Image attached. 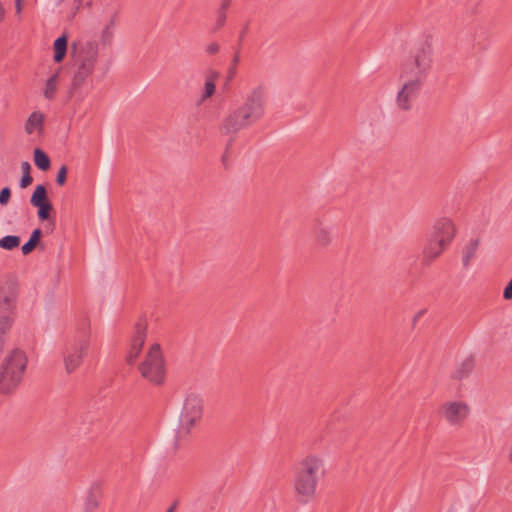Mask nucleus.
<instances>
[{"label": "nucleus", "mask_w": 512, "mask_h": 512, "mask_svg": "<svg viewBox=\"0 0 512 512\" xmlns=\"http://www.w3.org/2000/svg\"><path fill=\"white\" fill-rule=\"evenodd\" d=\"M267 95L263 86L254 87L236 108L230 110L219 123V132L230 136L231 143L244 129L260 122L266 113Z\"/></svg>", "instance_id": "f257e3e1"}, {"label": "nucleus", "mask_w": 512, "mask_h": 512, "mask_svg": "<svg viewBox=\"0 0 512 512\" xmlns=\"http://www.w3.org/2000/svg\"><path fill=\"white\" fill-rule=\"evenodd\" d=\"M324 475L323 460L315 455H308L298 464L294 476L296 499L302 504L310 502L316 493L320 477Z\"/></svg>", "instance_id": "f03ea898"}, {"label": "nucleus", "mask_w": 512, "mask_h": 512, "mask_svg": "<svg viewBox=\"0 0 512 512\" xmlns=\"http://www.w3.org/2000/svg\"><path fill=\"white\" fill-rule=\"evenodd\" d=\"M433 63L431 37L422 40L411 55L400 66V80L423 86Z\"/></svg>", "instance_id": "7ed1b4c3"}, {"label": "nucleus", "mask_w": 512, "mask_h": 512, "mask_svg": "<svg viewBox=\"0 0 512 512\" xmlns=\"http://www.w3.org/2000/svg\"><path fill=\"white\" fill-rule=\"evenodd\" d=\"M98 48V43L94 40L71 44V54L77 65V70L72 80V89L82 86L94 71L98 60Z\"/></svg>", "instance_id": "20e7f679"}, {"label": "nucleus", "mask_w": 512, "mask_h": 512, "mask_svg": "<svg viewBox=\"0 0 512 512\" xmlns=\"http://www.w3.org/2000/svg\"><path fill=\"white\" fill-rule=\"evenodd\" d=\"M203 414V400L197 393L190 392L186 395L183 407L179 416L178 428L175 436V444L182 445L192 429L201 420Z\"/></svg>", "instance_id": "39448f33"}, {"label": "nucleus", "mask_w": 512, "mask_h": 512, "mask_svg": "<svg viewBox=\"0 0 512 512\" xmlns=\"http://www.w3.org/2000/svg\"><path fill=\"white\" fill-rule=\"evenodd\" d=\"M27 358L20 350H14L3 362L0 371V393L10 394L20 384L26 369Z\"/></svg>", "instance_id": "423d86ee"}, {"label": "nucleus", "mask_w": 512, "mask_h": 512, "mask_svg": "<svg viewBox=\"0 0 512 512\" xmlns=\"http://www.w3.org/2000/svg\"><path fill=\"white\" fill-rule=\"evenodd\" d=\"M138 370L145 380L155 386H161L166 379V365L161 346L155 343L150 346Z\"/></svg>", "instance_id": "0eeeda50"}, {"label": "nucleus", "mask_w": 512, "mask_h": 512, "mask_svg": "<svg viewBox=\"0 0 512 512\" xmlns=\"http://www.w3.org/2000/svg\"><path fill=\"white\" fill-rule=\"evenodd\" d=\"M18 288L11 277L0 282V334L6 333L13 322L16 308Z\"/></svg>", "instance_id": "6e6552de"}, {"label": "nucleus", "mask_w": 512, "mask_h": 512, "mask_svg": "<svg viewBox=\"0 0 512 512\" xmlns=\"http://www.w3.org/2000/svg\"><path fill=\"white\" fill-rule=\"evenodd\" d=\"M89 340L86 335H82L79 339H75L64 350L63 359L67 373H72L81 364L84 355L87 352Z\"/></svg>", "instance_id": "1a4fd4ad"}, {"label": "nucleus", "mask_w": 512, "mask_h": 512, "mask_svg": "<svg viewBox=\"0 0 512 512\" xmlns=\"http://www.w3.org/2000/svg\"><path fill=\"white\" fill-rule=\"evenodd\" d=\"M439 413L451 426H461L467 419L470 408L463 401H448L440 406Z\"/></svg>", "instance_id": "9d476101"}, {"label": "nucleus", "mask_w": 512, "mask_h": 512, "mask_svg": "<svg viewBox=\"0 0 512 512\" xmlns=\"http://www.w3.org/2000/svg\"><path fill=\"white\" fill-rule=\"evenodd\" d=\"M147 337V322L139 319L134 326V333L126 355L128 365H133L138 359Z\"/></svg>", "instance_id": "9b49d317"}, {"label": "nucleus", "mask_w": 512, "mask_h": 512, "mask_svg": "<svg viewBox=\"0 0 512 512\" xmlns=\"http://www.w3.org/2000/svg\"><path fill=\"white\" fill-rule=\"evenodd\" d=\"M403 85L396 96V105L402 111H409L418 98L423 86L410 81H402Z\"/></svg>", "instance_id": "f8f14e48"}, {"label": "nucleus", "mask_w": 512, "mask_h": 512, "mask_svg": "<svg viewBox=\"0 0 512 512\" xmlns=\"http://www.w3.org/2000/svg\"><path fill=\"white\" fill-rule=\"evenodd\" d=\"M30 203L33 207L38 208L37 216L39 220L46 221L50 218V213L53 210V205L47 196V189L44 185H37L30 198Z\"/></svg>", "instance_id": "ddd939ff"}, {"label": "nucleus", "mask_w": 512, "mask_h": 512, "mask_svg": "<svg viewBox=\"0 0 512 512\" xmlns=\"http://www.w3.org/2000/svg\"><path fill=\"white\" fill-rule=\"evenodd\" d=\"M455 234L456 229L452 220L441 218L435 222L430 237L436 240H443L445 244L450 245Z\"/></svg>", "instance_id": "4468645a"}, {"label": "nucleus", "mask_w": 512, "mask_h": 512, "mask_svg": "<svg viewBox=\"0 0 512 512\" xmlns=\"http://www.w3.org/2000/svg\"><path fill=\"white\" fill-rule=\"evenodd\" d=\"M448 246L443 240H436L429 236L427 244L423 249L422 264L424 266L431 265Z\"/></svg>", "instance_id": "2eb2a0df"}, {"label": "nucleus", "mask_w": 512, "mask_h": 512, "mask_svg": "<svg viewBox=\"0 0 512 512\" xmlns=\"http://www.w3.org/2000/svg\"><path fill=\"white\" fill-rule=\"evenodd\" d=\"M312 232L314 241L319 248L324 249L332 244V229L324 225L320 220H315Z\"/></svg>", "instance_id": "dca6fc26"}, {"label": "nucleus", "mask_w": 512, "mask_h": 512, "mask_svg": "<svg viewBox=\"0 0 512 512\" xmlns=\"http://www.w3.org/2000/svg\"><path fill=\"white\" fill-rule=\"evenodd\" d=\"M475 367V359L473 356H467L457 363L452 378L456 380H463L467 378Z\"/></svg>", "instance_id": "f3484780"}, {"label": "nucleus", "mask_w": 512, "mask_h": 512, "mask_svg": "<svg viewBox=\"0 0 512 512\" xmlns=\"http://www.w3.org/2000/svg\"><path fill=\"white\" fill-rule=\"evenodd\" d=\"M101 497V487L98 483L91 485L87 492L84 504V512H95L99 506V499Z\"/></svg>", "instance_id": "a211bd4d"}, {"label": "nucleus", "mask_w": 512, "mask_h": 512, "mask_svg": "<svg viewBox=\"0 0 512 512\" xmlns=\"http://www.w3.org/2000/svg\"><path fill=\"white\" fill-rule=\"evenodd\" d=\"M219 77V73L216 71H211L207 76V79L204 84V91L200 98L197 101V105L203 104L207 99L212 97L215 93L216 85L215 80Z\"/></svg>", "instance_id": "6ab92c4d"}, {"label": "nucleus", "mask_w": 512, "mask_h": 512, "mask_svg": "<svg viewBox=\"0 0 512 512\" xmlns=\"http://www.w3.org/2000/svg\"><path fill=\"white\" fill-rule=\"evenodd\" d=\"M479 247V239H470L462 250V263L463 267L467 269L470 266L471 260L475 257Z\"/></svg>", "instance_id": "aec40b11"}, {"label": "nucleus", "mask_w": 512, "mask_h": 512, "mask_svg": "<svg viewBox=\"0 0 512 512\" xmlns=\"http://www.w3.org/2000/svg\"><path fill=\"white\" fill-rule=\"evenodd\" d=\"M44 116L41 112L35 111L28 117L25 123V132L32 134L36 129L39 131L43 128Z\"/></svg>", "instance_id": "412c9836"}, {"label": "nucleus", "mask_w": 512, "mask_h": 512, "mask_svg": "<svg viewBox=\"0 0 512 512\" xmlns=\"http://www.w3.org/2000/svg\"><path fill=\"white\" fill-rule=\"evenodd\" d=\"M68 38L66 35L58 37L53 45L54 48V61L61 62L67 53Z\"/></svg>", "instance_id": "4be33fe9"}, {"label": "nucleus", "mask_w": 512, "mask_h": 512, "mask_svg": "<svg viewBox=\"0 0 512 512\" xmlns=\"http://www.w3.org/2000/svg\"><path fill=\"white\" fill-rule=\"evenodd\" d=\"M42 236V230L37 228L32 231L29 240L21 247L22 253L24 255L30 254L35 247L39 244Z\"/></svg>", "instance_id": "5701e85b"}, {"label": "nucleus", "mask_w": 512, "mask_h": 512, "mask_svg": "<svg viewBox=\"0 0 512 512\" xmlns=\"http://www.w3.org/2000/svg\"><path fill=\"white\" fill-rule=\"evenodd\" d=\"M34 163L36 167L42 171H47L51 166L50 158L40 148L34 150Z\"/></svg>", "instance_id": "b1692460"}, {"label": "nucleus", "mask_w": 512, "mask_h": 512, "mask_svg": "<svg viewBox=\"0 0 512 512\" xmlns=\"http://www.w3.org/2000/svg\"><path fill=\"white\" fill-rule=\"evenodd\" d=\"M58 72L54 73L47 81L44 89V96L46 99L51 100L54 98L57 90Z\"/></svg>", "instance_id": "393cba45"}, {"label": "nucleus", "mask_w": 512, "mask_h": 512, "mask_svg": "<svg viewBox=\"0 0 512 512\" xmlns=\"http://www.w3.org/2000/svg\"><path fill=\"white\" fill-rule=\"evenodd\" d=\"M20 244V237L16 235H7L0 239V248L13 250Z\"/></svg>", "instance_id": "a878e982"}, {"label": "nucleus", "mask_w": 512, "mask_h": 512, "mask_svg": "<svg viewBox=\"0 0 512 512\" xmlns=\"http://www.w3.org/2000/svg\"><path fill=\"white\" fill-rule=\"evenodd\" d=\"M114 26V20L112 19L110 23L103 29L101 34V44L105 46H109L112 43L114 34L112 28Z\"/></svg>", "instance_id": "bb28decb"}, {"label": "nucleus", "mask_w": 512, "mask_h": 512, "mask_svg": "<svg viewBox=\"0 0 512 512\" xmlns=\"http://www.w3.org/2000/svg\"><path fill=\"white\" fill-rule=\"evenodd\" d=\"M473 508L467 502L457 499L450 506L448 512H473Z\"/></svg>", "instance_id": "cd10ccee"}, {"label": "nucleus", "mask_w": 512, "mask_h": 512, "mask_svg": "<svg viewBox=\"0 0 512 512\" xmlns=\"http://www.w3.org/2000/svg\"><path fill=\"white\" fill-rule=\"evenodd\" d=\"M217 17H216V23L212 29L213 32L218 31L221 27L224 26L226 22V11L217 9Z\"/></svg>", "instance_id": "c85d7f7f"}, {"label": "nucleus", "mask_w": 512, "mask_h": 512, "mask_svg": "<svg viewBox=\"0 0 512 512\" xmlns=\"http://www.w3.org/2000/svg\"><path fill=\"white\" fill-rule=\"evenodd\" d=\"M239 62H240V54H239V51L237 50L233 56L231 66L229 67V70H228L229 78H233L235 76L236 67L239 64Z\"/></svg>", "instance_id": "c756f323"}, {"label": "nucleus", "mask_w": 512, "mask_h": 512, "mask_svg": "<svg viewBox=\"0 0 512 512\" xmlns=\"http://www.w3.org/2000/svg\"><path fill=\"white\" fill-rule=\"evenodd\" d=\"M11 198V189L9 187H4L0 191V205L5 206L8 204Z\"/></svg>", "instance_id": "7c9ffc66"}, {"label": "nucleus", "mask_w": 512, "mask_h": 512, "mask_svg": "<svg viewBox=\"0 0 512 512\" xmlns=\"http://www.w3.org/2000/svg\"><path fill=\"white\" fill-rule=\"evenodd\" d=\"M67 167L65 165H63L58 173H57V176H56V183L59 185V186H62L65 184L66 182V177H67Z\"/></svg>", "instance_id": "2f4dec72"}, {"label": "nucleus", "mask_w": 512, "mask_h": 512, "mask_svg": "<svg viewBox=\"0 0 512 512\" xmlns=\"http://www.w3.org/2000/svg\"><path fill=\"white\" fill-rule=\"evenodd\" d=\"M205 50L207 54L214 55L220 51V45L217 42H211L206 46Z\"/></svg>", "instance_id": "473e14b6"}, {"label": "nucleus", "mask_w": 512, "mask_h": 512, "mask_svg": "<svg viewBox=\"0 0 512 512\" xmlns=\"http://www.w3.org/2000/svg\"><path fill=\"white\" fill-rule=\"evenodd\" d=\"M32 182H33V178L31 175H22L20 182H19V186L21 188H26L29 185H31Z\"/></svg>", "instance_id": "72a5a7b5"}, {"label": "nucleus", "mask_w": 512, "mask_h": 512, "mask_svg": "<svg viewBox=\"0 0 512 512\" xmlns=\"http://www.w3.org/2000/svg\"><path fill=\"white\" fill-rule=\"evenodd\" d=\"M503 298L505 300H511L512 299V278L510 279V281L508 282V284L504 288Z\"/></svg>", "instance_id": "f704fd0d"}, {"label": "nucleus", "mask_w": 512, "mask_h": 512, "mask_svg": "<svg viewBox=\"0 0 512 512\" xmlns=\"http://www.w3.org/2000/svg\"><path fill=\"white\" fill-rule=\"evenodd\" d=\"M426 313V309H422V310H419L414 316H413V319H412V325L413 327L416 326L417 322L419 321V319Z\"/></svg>", "instance_id": "c9c22d12"}, {"label": "nucleus", "mask_w": 512, "mask_h": 512, "mask_svg": "<svg viewBox=\"0 0 512 512\" xmlns=\"http://www.w3.org/2000/svg\"><path fill=\"white\" fill-rule=\"evenodd\" d=\"M21 169H22L23 175H30L31 165L29 162H27V161L22 162Z\"/></svg>", "instance_id": "e433bc0d"}, {"label": "nucleus", "mask_w": 512, "mask_h": 512, "mask_svg": "<svg viewBox=\"0 0 512 512\" xmlns=\"http://www.w3.org/2000/svg\"><path fill=\"white\" fill-rule=\"evenodd\" d=\"M231 2H232V0H220V6H219L218 9L223 10V11H227V9L229 8Z\"/></svg>", "instance_id": "4c0bfd02"}, {"label": "nucleus", "mask_w": 512, "mask_h": 512, "mask_svg": "<svg viewBox=\"0 0 512 512\" xmlns=\"http://www.w3.org/2000/svg\"><path fill=\"white\" fill-rule=\"evenodd\" d=\"M178 500H175L168 508L165 512H176L177 511V508H178Z\"/></svg>", "instance_id": "58836bf2"}, {"label": "nucleus", "mask_w": 512, "mask_h": 512, "mask_svg": "<svg viewBox=\"0 0 512 512\" xmlns=\"http://www.w3.org/2000/svg\"><path fill=\"white\" fill-rule=\"evenodd\" d=\"M22 2H23V1H19V2H16V1H15V7H16V10H17V12H18V13H20V12H21V9H22Z\"/></svg>", "instance_id": "ea45409f"}, {"label": "nucleus", "mask_w": 512, "mask_h": 512, "mask_svg": "<svg viewBox=\"0 0 512 512\" xmlns=\"http://www.w3.org/2000/svg\"><path fill=\"white\" fill-rule=\"evenodd\" d=\"M246 30H247V27H245L244 30L241 32L240 37H239L240 41L243 39V37H244V35L246 33Z\"/></svg>", "instance_id": "a19ab883"}]
</instances>
